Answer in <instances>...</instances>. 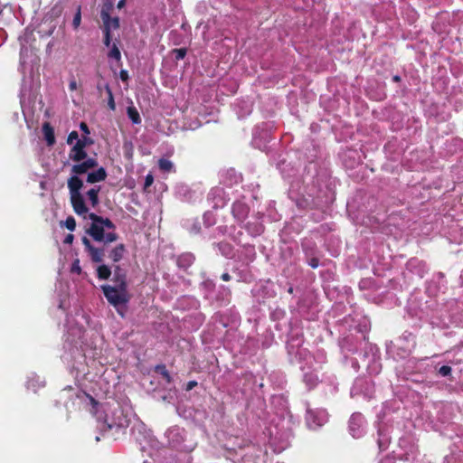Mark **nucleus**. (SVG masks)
<instances>
[{"label":"nucleus","mask_w":463,"mask_h":463,"mask_svg":"<svg viewBox=\"0 0 463 463\" xmlns=\"http://www.w3.org/2000/svg\"><path fill=\"white\" fill-rule=\"evenodd\" d=\"M76 324L80 323V320L88 323L87 318L84 315H78ZM101 342V338L98 332L94 330H85L82 326L70 325L64 340L65 354L62 355L64 361H69V356L76 358L77 356L93 357L95 355L94 351L97 348L98 344Z\"/></svg>","instance_id":"nucleus-1"},{"label":"nucleus","mask_w":463,"mask_h":463,"mask_svg":"<svg viewBox=\"0 0 463 463\" xmlns=\"http://www.w3.org/2000/svg\"><path fill=\"white\" fill-rule=\"evenodd\" d=\"M67 185L73 211L84 219L89 218L90 211L99 203L100 185L85 184L79 176H71Z\"/></svg>","instance_id":"nucleus-2"},{"label":"nucleus","mask_w":463,"mask_h":463,"mask_svg":"<svg viewBox=\"0 0 463 463\" xmlns=\"http://www.w3.org/2000/svg\"><path fill=\"white\" fill-rule=\"evenodd\" d=\"M85 397L92 406L91 412L95 415L101 431H107L114 427L124 428L128 425L127 417L118 404L99 405L91 396L85 394Z\"/></svg>","instance_id":"nucleus-3"},{"label":"nucleus","mask_w":463,"mask_h":463,"mask_svg":"<svg viewBox=\"0 0 463 463\" xmlns=\"http://www.w3.org/2000/svg\"><path fill=\"white\" fill-rule=\"evenodd\" d=\"M89 219L91 220V223L87 229V232L96 242L107 245L118 240L116 225L109 219L95 213L89 214Z\"/></svg>","instance_id":"nucleus-4"},{"label":"nucleus","mask_w":463,"mask_h":463,"mask_svg":"<svg viewBox=\"0 0 463 463\" xmlns=\"http://www.w3.org/2000/svg\"><path fill=\"white\" fill-rule=\"evenodd\" d=\"M82 243L89 258L94 263L103 262L107 254L109 259H110L113 262H118L124 258L127 251L125 245L122 243L118 244L113 248H109L108 244L99 246L93 244L86 237L82 238Z\"/></svg>","instance_id":"nucleus-5"},{"label":"nucleus","mask_w":463,"mask_h":463,"mask_svg":"<svg viewBox=\"0 0 463 463\" xmlns=\"http://www.w3.org/2000/svg\"><path fill=\"white\" fill-rule=\"evenodd\" d=\"M101 289L109 303L123 316L121 308L124 307L129 300L124 278L119 280L118 286L103 285L101 286Z\"/></svg>","instance_id":"nucleus-6"},{"label":"nucleus","mask_w":463,"mask_h":463,"mask_svg":"<svg viewBox=\"0 0 463 463\" xmlns=\"http://www.w3.org/2000/svg\"><path fill=\"white\" fill-rule=\"evenodd\" d=\"M328 420V414L323 409L307 410L306 421L311 430H316L323 426Z\"/></svg>","instance_id":"nucleus-7"},{"label":"nucleus","mask_w":463,"mask_h":463,"mask_svg":"<svg viewBox=\"0 0 463 463\" xmlns=\"http://www.w3.org/2000/svg\"><path fill=\"white\" fill-rule=\"evenodd\" d=\"M94 141L87 136H82L78 142H76L70 152V158L75 162H80L87 157L85 147L90 146Z\"/></svg>","instance_id":"nucleus-8"},{"label":"nucleus","mask_w":463,"mask_h":463,"mask_svg":"<svg viewBox=\"0 0 463 463\" xmlns=\"http://www.w3.org/2000/svg\"><path fill=\"white\" fill-rule=\"evenodd\" d=\"M364 420L360 413H354L349 420V430L354 438H360L364 433Z\"/></svg>","instance_id":"nucleus-9"},{"label":"nucleus","mask_w":463,"mask_h":463,"mask_svg":"<svg viewBox=\"0 0 463 463\" xmlns=\"http://www.w3.org/2000/svg\"><path fill=\"white\" fill-rule=\"evenodd\" d=\"M109 8L110 7H103L100 12V17L103 22L104 29L103 31L111 32L119 27V19L118 17H110L109 15Z\"/></svg>","instance_id":"nucleus-10"},{"label":"nucleus","mask_w":463,"mask_h":463,"mask_svg":"<svg viewBox=\"0 0 463 463\" xmlns=\"http://www.w3.org/2000/svg\"><path fill=\"white\" fill-rule=\"evenodd\" d=\"M184 430L178 427H173L166 431L168 442L173 447H177L184 440Z\"/></svg>","instance_id":"nucleus-11"},{"label":"nucleus","mask_w":463,"mask_h":463,"mask_svg":"<svg viewBox=\"0 0 463 463\" xmlns=\"http://www.w3.org/2000/svg\"><path fill=\"white\" fill-rule=\"evenodd\" d=\"M97 164L94 158H88L80 164L74 165L71 169L72 176H78L79 175L87 173L90 169L95 167Z\"/></svg>","instance_id":"nucleus-12"},{"label":"nucleus","mask_w":463,"mask_h":463,"mask_svg":"<svg viewBox=\"0 0 463 463\" xmlns=\"http://www.w3.org/2000/svg\"><path fill=\"white\" fill-rule=\"evenodd\" d=\"M107 177V172L103 167H99L98 170L89 173L85 184L97 185L96 183L104 181Z\"/></svg>","instance_id":"nucleus-13"},{"label":"nucleus","mask_w":463,"mask_h":463,"mask_svg":"<svg viewBox=\"0 0 463 463\" xmlns=\"http://www.w3.org/2000/svg\"><path fill=\"white\" fill-rule=\"evenodd\" d=\"M45 385V381L35 373H31L28 377L26 386L28 389L36 392L38 389L43 388Z\"/></svg>","instance_id":"nucleus-14"},{"label":"nucleus","mask_w":463,"mask_h":463,"mask_svg":"<svg viewBox=\"0 0 463 463\" xmlns=\"http://www.w3.org/2000/svg\"><path fill=\"white\" fill-rule=\"evenodd\" d=\"M232 214L238 221H243L248 214V206L242 202L234 203Z\"/></svg>","instance_id":"nucleus-15"},{"label":"nucleus","mask_w":463,"mask_h":463,"mask_svg":"<svg viewBox=\"0 0 463 463\" xmlns=\"http://www.w3.org/2000/svg\"><path fill=\"white\" fill-rule=\"evenodd\" d=\"M97 264H98V266L96 268L97 277L102 280L108 279L111 275V269L108 265L104 264L103 262L97 263Z\"/></svg>","instance_id":"nucleus-16"},{"label":"nucleus","mask_w":463,"mask_h":463,"mask_svg":"<svg viewBox=\"0 0 463 463\" xmlns=\"http://www.w3.org/2000/svg\"><path fill=\"white\" fill-rule=\"evenodd\" d=\"M43 132L48 146H52L55 143L53 128L48 123H45L43 127Z\"/></svg>","instance_id":"nucleus-17"},{"label":"nucleus","mask_w":463,"mask_h":463,"mask_svg":"<svg viewBox=\"0 0 463 463\" xmlns=\"http://www.w3.org/2000/svg\"><path fill=\"white\" fill-rule=\"evenodd\" d=\"M158 167L164 173H174L175 172V165L172 161L166 158H161L158 161Z\"/></svg>","instance_id":"nucleus-18"},{"label":"nucleus","mask_w":463,"mask_h":463,"mask_svg":"<svg viewBox=\"0 0 463 463\" xmlns=\"http://www.w3.org/2000/svg\"><path fill=\"white\" fill-rule=\"evenodd\" d=\"M127 114L133 124H140L141 118L137 109L134 106H129L127 109Z\"/></svg>","instance_id":"nucleus-19"},{"label":"nucleus","mask_w":463,"mask_h":463,"mask_svg":"<svg viewBox=\"0 0 463 463\" xmlns=\"http://www.w3.org/2000/svg\"><path fill=\"white\" fill-rule=\"evenodd\" d=\"M194 262V256L192 254H184L178 258L177 264L184 269L189 267Z\"/></svg>","instance_id":"nucleus-20"},{"label":"nucleus","mask_w":463,"mask_h":463,"mask_svg":"<svg viewBox=\"0 0 463 463\" xmlns=\"http://www.w3.org/2000/svg\"><path fill=\"white\" fill-rule=\"evenodd\" d=\"M317 381H318L317 375L313 373H306L304 374V382L306 383L307 386H308L309 388L314 387L317 383Z\"/></svg>","instance_id":"nucleus-21"},{"label":"nucleus","mask_w":463,"mask_h":463,"mask_svg":"<svg viewBox=\"0 0 463 463\" xmlns=\"http://www.w3.org/2000/svg\"><path fill=\"white\" fill-rule=\"evenodd\" d=\"M108 56H109V58L114 59L117 61H120V59H121L120 51L116 44H113L111 46V49H110Z\"/></svg>","instance_id":"nucleus-22"},{"label":"nucleus","mask_w":463,"mask_h":463,"mask_svg":"<svg viewBox=\"0 0 463 463\" xmlns=\"http://www.w3.org/2000/svg\"><path fill=\"white\" fill-rule=\"evenodd\" d=\"M64 226L71 232L74 231L76 227V222L74 218L71 216L68 217L64 222Z\"/></svg>","instance_id":"nucleus-23"},{"label":"nucleus","mask_w":463,"mask_h":463,"mask_svg":"<svg viewBox=\"0 0 463 463\" xmlns=\"http://www.w3.org/2000/svg\"><path fill=\"white\" fill-rule=\"evenodd\" d=\"M81 22V14H80V7H78L77 13L75 14L72 21V25L74 28H78Z\"/></svg>","instance_id":"nucleus-24"},{"label":"nucleus","mask_w":463,"mask_h":463,"mask_svg":"<svg viewBox=\"0 0 463 463\" xmlns=\"http://www.w3.org/2000/svg\"><path fill=\"white\" fill-rule=\"evenodd\" d=\"M80 138L79 137V134L76 131H71L67 138V143L69 145H72L74 142H78Z\"/></svg>","instance_id":"nucleus-25"},{"label":"nucleus","mask_w":463,"mask_h":463,"mask_svg":"<svg viewBox=\"0 0 463 463\" xmlns=\"http://www.w3.org/2000/svg\"><path fill=\"white\" fill-rule=\"evenodd\" d=\"M107 92H108V95H109V102H108V105L110 109L114 110L115 108H116V105H115V101H114V98H113V94H112V91L111 90L109 89V87H107Z\"/></svg>","instance_id":"nucleus-26"},{"label":"nucleus","mask_w":463,"mask_h":463,"mask_svg":"<svg viewBox=\"0 0 463 463\" xmlns=\"http://www.w3.org/2000/svg\"><path fill=\"white\" fill-rule=\"evenodd\" d=\"M71 271L72 273H76V274H80L81 272V268H80V260L76 259L72 264H71Z\"/></svg>","instance_id":"nucleus-27"},{"label":"nucleus","mask_w":463,"mask_h":463,"mask_svg":"<svg viewBox=\"0 0 463 463\" xmlns=\"http://www.w3.org/2000/svg\"><path fill=\"white\" fill-rule=\"evenodd\" d=\"M362 383L363 380L361 379L355 381L354 385L351 391L352 395L358 393V392H362Z\"/></svg>","instance_id":"nucleus-28"},{"label":"nucleus","mask_w":463,"mask_h":463,"mask_svg":"<svg viewBox=\"0 0 463 463\" xmlns=\"http://www.w3.org/2000/svg\"><path fill=\"white\" fill-rule=\"evenodd\" d=\"M439 373L442 376H448L451 373V368L448 365H443L439 368Z\"/></svg>","instance_id":"nucleus-29"},{"label":"nucleus","mask_w":463,"mask_h":463,"mask_svg":"<svg viewBox=\"0 0 463 463\" xmlns=\"http://www.w3.org/2000/svg\"><path fill=\"white\" fill-rule=\"evenodd\" d=\"M175 58L177 60H182L184 58L185 54H186V51L185 49H175Z\"/></svg>","instance_id":"nucleus-30"},{"label":"nucleus","mask_w":463,"mask_h":463,"mask_svg":"<svg viewBox=\"0 0 463 463\" xmlns=\"http://www.w3.org/2000/svg\"><path fill=\"white\" fill-rule=\"evenodd\" d=\"M110 33L111 32L104 31V43H105L106 46H109L110 45V42H111Z\"/></svg>","instance_id":"nucleus-31"},{"label":"nucleus","mask_w":463,"mask_h":463,"mask_svg":"<svg viewBox=\"0 0 463 463\" xmlns=\"http://www.w3.org/2000/svg\"><path fill=\"white\" fill-rule=\"evenodd\" d=\"M78 89V83L74 78H71L69 82V90L74 91Z\"/></svg>","instance_id":"nucleus-32"},{"label":"nucleus","mask_w":463,"mask_h":463,"mask_svg":"<svg viewBox=\"0 0 463 463\" xmlns=\"http://www.w3.org/2000/svg\"><path fill=\"white\" fill-rule=\"evenodd\" d=\"M80 130L84 133V136L89 137V135H90V129H89V128H88V126H87V124H86V123L81 122V123L80 124Z\"/></svg>","instance_id":"nucleus-33"},{"label":"nucleus","mask_w":463,"mask_h":463,"mask_svg":"<svg viewBox=\"0 0 463 463\" xmlns=\"http://www.w3.org/2000/svg\"><path fill=\"white\" fill-rule=\"evenodd\" d=\"M153 181H154L153 176L151 175H147L146 177V186L151 185Z\"/></svg>","instance_id":"nucleus-34"},{"label":"nucleus","mask_w":463,"mask_h":463,"mask_svg":"<svg viewBox=\"0 0 463 463\" xmlns=\"http://www.w3.org/2000/svg\"><path fill=\"white\" fill-rule=\"evenodd\" d=\"M373 369H370V370H371L373 373H379V371H380V364H379L378 363L374 362V363H373Z\"/></svg>","instance_id":"nucleus-35"},{"label":"nucleus","mask_w":463,"mask_h":463,"mask_svg":"<svg viewBox=\"0 0 463 463\" xmlns=\"http://www.w3.org/2000/svg\"><path fill=\"white\" fill-rule=\"evenodd\" d=\"M72 241H73V235L68 234L64 239V243L71 244L72 242Z\"/></svg>","instance_id":"nucleus-36"},{"label":"nucleus","mask_w":463,"mask_h":463,"mask_svg":"<svg viewBox=\"0 0 463 463\" xmlns=\"http://www.w3.org/2000/svg\"><path fill=\"white\" fill-rule=\"evenodd\" d=\"M120 78L122 80H127L128 78L127 71H120Z\"/></svg>","instance_id":"nucleus-37"},{"label":"nucleus","mask_w":463,"mask_h":463,"mask_svg":"<svg viewBox=\"0 0 463 463\" xmlns=\"http://www.w3.org/2000/svg\"><path fill=\"white\" fill-rule=\"evenodd\" d=\"M387 442H388V439H384L383 440L379 439L378 443H379L380 449H383L384 446H386Z\"/></svg>","instance_id":"nucleus-38"},{"label":"nucleus","mask_w":463,"mask_h":463,"mask_svg":"<svg viewBox=\"0 0 463 463\" xmlns=\"http://www.w3.org/2000/svg\"><path fill=\"white\" fill-rule=\"evenodd\" d=\"M310 266H311L312 268H317V267L318 266V260H315V259L311 260V261H310Z\"/></svg>","instance_id":"nucleus-39"},{"label":"nucleus","mask_w":463,"mask_h":463,"mask_svg":"<svg viewBox=\"0 0 463 463\" xmlns=\"http://www.w3.org/2000/svg\"><path fill=\"white\" fill-rule=\"evenodd\" d=\"M125 4H126V0H119L118 5H117V7L118 9H121L122 7H124Z\"/></svg>","instance_id":"nucleus-40"},{"label":"nucleus","mask_w":463,"mask_h":463,"mask_svg":"<svg viewBox=\"0 0 463 463\" xmlns=\"http://www.w3.org/2000/svg\"><path fill=\"white\" fill-rule=\"evenodd\" d=\"M380 463H394V462H393L392 458H385L382 459Z\"/></svg>","instance_id":"nucleus-41"},{"label":"nucleus","mask_w":463,"mask_h":463,"mask_svg":"<svg viewBox=\"0 0 463 463\" xmlns=\"http://www.w3.org/2000/svg\"><path fill=\"white\" fill-rule=\"evenodd\" d=\"M25 49L24 47H22L21 48V63L24 64V52Z\"/></svg>","instance_id":"nucleus-42"},{"label":"nucleus","mask_w":463,"mask_h":463,"mask_svg":"<svg viewBox=\"0 0 463 463\" xmlns=\"http://www.w3.org/2000/svg\"><path fill=\"white\" fill-rule=\"evenodd\" d=\"M222 279L224 281H228V280H230V275L228 273H224V274H222Z\"/></svg>","instance_id":"nucleus-43"},{"label":"nucleus","mask_w":463,"mask_h":463,"mask_svg":"<svg viewBox=\"0 0 463 463\" xmlns=\"http://www.w3.org/2000/svg\"><path fill=\"white\" fill-rule=\"evenodd\" d=\"M194 385H196L195 382H189L187 385V390H191Z\"/></svg>","instance_id":"nucleus-44"},{"label":"nucleus","mask_w":463,"mask_h":463,"mask_svg":"<svg viewBox=\"0 0 463 463\" xmlns=\"http://www.w3.org/2000/svg\"><path fill=\"white\" fill-rule=\"evenodd\" d=\"M71 391V388H69V389H63L62 392L63 393H67V392H70Z\"/></svg>","instance_id":"nucleus-45"},{"label":"nucleus","mask_w":463,"mask_h":463,"mask_svg":"<svg viewBox=\"0 0 463 463\" xmlns=\"http://www.w3.org/2000/svg\"><path fill=\"white\" fill-rule=\"evenodd\" d=\"M393 80H394V81H399V80H400V77H399V76H397V75H396V76H394V77H393Z\"/></svg>","instance_id":"nucleus-46"},{"label":"nucleus","mask_w":463,"mask_h":463,"mask_svg":"<svg viewBox=\"0 0 463 463\" xmlns=\"http://www.w3.org/2000/svg\"><path fill=\"white\" fill-rule=\"evenodd\" d=\"M364 394H365V395H369V394H370L369 390H366V391L364 392Z\"/></svg>","instance_id":"nucleus-47"},{"label":"nucleus","mask_w":463,"mask_h":463,"mask_svg":"<svg viewBox=\"0 0 463 463\" xmlns=\"http://www.w3.org/2000/svg\"><path fill=\"white\" fill-rule=\"evenodd\" d=\"M224 255L228 256L229 252L228 251H223Z\"/></svg>","instance_id":"nucleus-48"},{"label":"nucleus","mask_w":463,"mask_h":463,"mask_svg":"<svg viewBox=\"0 0 463 463\" xmlns=\"http://www.w3.org/2000/svg\"><path fill=\"white\" fill-rule=\"evenodd\" d=\"M96 440H97V441H99V436H97V437H96Z\"/></svg>","instance_id":"nucleus-49"}]
</instances>
